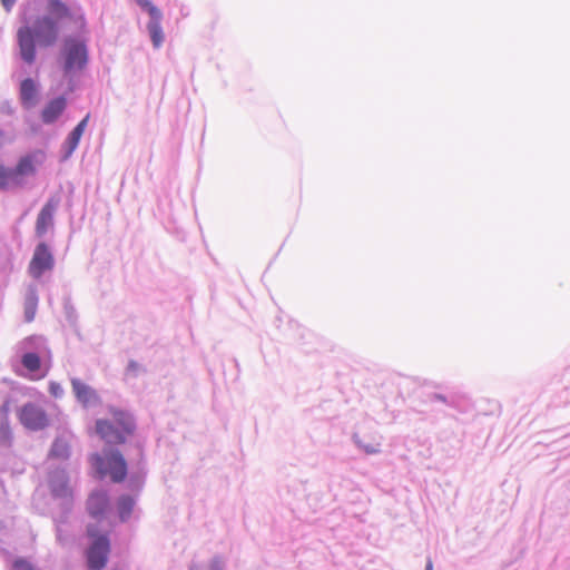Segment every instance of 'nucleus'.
<instances>
[{
  "instance_id": "1",
  "label": "nucleus",
  "mask_w": 570,
  "mask_h": 570,
  "mask_svg": "<svg viewBox=\"0 0 570 570\" xmlns=\"http://www.w3.org/2000/svg\"><path fill=\"white\" fill-rule=\"evenodd\" d=\"M59 38V24L51 17H40L35 27H20L17 31V41L21 59L32 65L36 61V41L41 47H52Z\"/></svg>"
},
{
  "instance_id": "2",
  "label": "nucleus",
  "mask_w": 570,
  "mask_h": 570,
  "mask_svg": "<svg viewBox=\"0 0 570 570\" xmlns=\"http://www.w3.org/2000/svg\"><path fill=\"white\" fill-rule=\"evenodd\" d=\"M108 412L114 422L102 419L97 420L96 432L108 443L122 444L136 431L135 419L129 412L115 406H110Z\"/></svg>"
},
{
  "instance_id": "3",
  "label": "nucleus",
  "mask_w": 570,
  "mask_h": 570,
  "mask_svg": "<svg viewBox=\"0 0 570 570\" xmlns=\"http://www.w3.org/2000/svg\"><path fill=\"white\" fill-rule=\"evenodd\" d=\"M65 77L71 78L86 69L89 61L87 43L83 39L67 37L61 48Z\"/></svg>"
},
{
  "instance_id": "4",
  "label": "nucleus",
  "mask_w": 570,
  "mask_h": 570,
  "mask_svg": "<svg viewBox=\"0 0 570 570\" xmlns=\"http://www.w3.org/2000/svg\"><path fill=\"white\" fill-rule=\"evenodd\" d=\"M90 463L99 478L109 475L112 482L119 483L127 476V463L118 450H108L104 455L95 453L90 456Z\"/></svg>"
},
{
  "instance_id": "5",
  "label": "nucleus",
  "mask_w": 570,
  "mask_h": 570,
  "mask_svg": "<svg viewBox=\"0 0 570 570\" xmlns=\"http://www.w3.org/2000/svg\"><path fill=\"white\" fill-rule=\"evenodd\" d=\"M18 419L26 429L31 431L43 430L49 425L46 411L35 403L23 404L18 411Z\"/></svg>"
},
{
  "instance_id": "6",
  "label": "nucleus",
  "mask_w": 570,
  "mask_h": 570,
  "mask_svg": "<svg viewBox=\"0 0 570 570\" xmlns=\"http://www.w3.org/2000/svg\"><path fill=\"white\" fill-rule=\"evenodd\" d=\"M55 266V258L46 243H40L36 246L32 258L29 263V274L31 277L38 279L46 272L51 271Z\"/></svg>"
},
{
  "instance_id": "7",
  "label": "nucleus",
  "mask_w": 570,
  "mask_h": 570,
  "mask_svg": "<svg viewBox=\"0 0 570 570\" xmlns=\"http://www.w3.org/2000/svg\"><path fill=\"white\" fill-rule=\"evenodd\" d=\"M47 11L49 13L47 17H51L57 23L67 20L79 27L85 26V18L80 10L69 7L61 0H48Z\"/></svg>"
},
{
  "instance_id": "8",
  "label": "nucleus",
  "mask_w": 570,
  "mask_h": 570,
  "mask_svg": "<svg viewBox=\"0 0 570 570\" xmlns=\"http://www.w3.org/2000/svg\"><path fill=\"white\" fill-rule=\"evenodd\" d=\"M45 160L46 153L41 149L32 150L19 157L16 164V171L22 186L24 178L35 176L38 171V168L43 165Z\"/></svg>"
},
{
  "instance_id": "9",
  "label": "nucleus",
  "mask_w": 570,
  "mask_h": 570,
  "mask_svg": "<svg viewBox=\"0 0 570 570\" xmlns=\"http://www.w3.org/2000/svg\"><path fill=\"white\" fill-rule=\"evenodd\" d=\"M109 554V540L106 535H99L90 546L87 559L90 570H101L107 563Z\"/></svg>"
},
{
  "instance_id": "10",
  "label": "nucleus",
  "mask_w": 570,
  "mask_h": 570,
  "mask_svg": "<svg viewBox=\"0 0 570 570\" xmlns=\"http://www.w3.org/2000/svg\"><path fill=\"white\" fill-rule=\"evenodd\" d=\"M58 207V200L50 198L41 208L36 220V234L41 237L53 225V215Z\"/></svg>"
},
{
  "instance_id": "11",
  "label": "nucleus",
  "mask_w": 570,
  "mask_h": 570,
  "mask_svg": "<svg viewBox=\"0 0 570 570\" xmlns=\"http://www.w3.org/2000/svg\"><path fill=\"white\" fill-rule=\"evenodd\" d=\"M109 508V498L105 491L92 492L87 500V510L94 518L102 517Z\"/></svg>"
},
{
  "instance_id": "12",
  "label": "nucleus",
  "mask_w": 570,
  "mask_h": 570,
  "mask_svg": "<svg viewBox=\"0 0 570 570\" xmlns=\"http://www.w3.org/2000/svg\"><path fill=\"white\" fill-rule=\"evenodd\" d=\"M71 386L76 399L85 406L98 400L97 392L79 379H72Z\"/></svg>"
},
{
  "instance_id": "13",
  "label": "nucleus",
  "mask_w": 570,
  "mask_h": 570,
  "mask_svg": "<svg viewBox=\"0 0 570 570\" xmlns=\"http://www.w3.org/2000/svg\"><path fill=\"white\" fill-rule=\"evenodd\" d=\"M20 101L26 109L33 108L38 101V88L31 78H27L20 83Z\"/></svg>"
},
{
  "instance_id": "14",
  "label": "nucleus",
  "mask_w": 570,
  "mask_h": 570,
  "mask_svg": "<svg viewBox=\"0 0 570 570\" xmlns=\"http://www.w3.org/2000/svg\"><path fill=\"white\" fill-rule=\"evenodd\" d=\"M67 106V100L63 97H58L50 100L41 111V119L45 124L55 122L63 112Z\"/></svg>"
},
{
  "instance_id": "15",
  "label": "nucleus",
  "mask_w": 570,
  "mask_h": 570,
  "mask_svg": "<svg viewBox=\"0 0 570 570\" xmlns=\"http://www.w3.org/2000/svg\"><path fill=\"white\" fill-rule=\"evenodd\" d=\"M21 186V181L16 171V166L10 168L0 164V189L7 190Z\"/></svg>"
},
{
  "instance_id": "16",
  "label": "nucleus",
  "mask_w": 570,
  "mask_h": 570,
  "mask_svg": "<svg viewBox=\"0 0 570 570\" xmlns=\"http://www.w3.org/2000/svg\"><path fill=\"white\" fill-rule=\"evenodd\" d=\"M153 45L155 48H159L164 42V32L161 28V20L149 21L147 24Z\"/></svg>"
},
{
  "instance_id": "17",
  "label": "nucleus",
  "mask_w": 570,
  "mask_h": 570,
  "mask_svg": "<svg viewBox=\"0 0 570 570\" xmlns=\"http://www.w3.org/2000/svg\"><path fill=\"white\" fill-rule=\"evenodd\" d=\"M134 505L135 501L131 497L122 495L121 498H119L117 509L121 521H126L130 517L134 510Z\"/></svg>"
},
{
  "instance_id": "18",
  "label": "nucleus",
  "mask_w": 570,
  "mask_h": 570,
  "mask_svg": "<svg viewBox=\"0 0 570 570\" xmlns=\"http://www.w3.org/2000/svg\"><path fill=\"white\" fill-rule=\"evenodd\" d=\"M38 306V297L35 292H31L24 302V320L26 322H32L36 316Z\"/></svg>"
},
{
  "instance_id": "19",
  "label": "nucleus",
  "mask_w": 570,
  "mask_h": 570,
  "mask_svg": "<svg viewBox=\"0 0 570 570\" xmlns=\"http://www.w3.org/2000/svg\"><path fill=\"white\" fill-rule=\"evenodd\" d=\"M137 4L148 13L150 20H161V11L150 0H136Z\"/></svg>"
},
{
  "instance_id": "20",
  "label": "nucleus",
  "mask_w": 570,
  "mask_h": 570,
  "mask_svg": "<svg viewBox=\"0 0 570 570\" xmlns=\"http://www.w3.org/2000/svg\"><path fill=\"white\" fill-rule=\"evenodd\" d=\"M21 363L29 372L32 373L37 372L41 366V360L36 353H26L21 358Z\"/></svg>"
},
{
  "instance_id": "21",
  "label": "nucleus",
  "mask_w": 570,
  "mask_h": 570,
  "mask_svg": "<svg viewBox=\"0 0 570 570\" xmlns=\"http://www.w3.org/2000/svg\"><path fill=\"white\" fill-rule=\"evenodd\" d=\"M81 137H82V134H80L79 131H77L75 129L69 134L68 138L66 139V147H67L66 157H69L76 150Z\"/></svg>"
},
{
  "instance_id": "22",
  "label": "nucleus",
  "mask_w": 570,
  "mask_h": 570,
  "mask_svg": "<svg viewBox=\"0 0 570 570\" xmlns=\"http://www.w3.org/2000/svg\"><path fill=\"white\" fill-rule=\"evenodd\" d=\"M49 392L55 397H60L63 393L61 385L57 382H50Z\"/></svg>"
},
{
  "instance_id": "23",
  "label": "nucleus",
  "mask_w": 570,
  "mask_h": 570,
  "mask_svg": "<svg viewBox=\"0 0 570 570\" xmlns=\"http://www.w3.org/2000/svg\"><path fill=\"white\" fill-rule=\"evenodd\" d=\"M357 443H358V446H361L367 454H374L380 451L379 443L363 444L361 441H357Z\"/></svg>"
},
{
  "instance_id": "24",
  "label": "nucleus",
  "mask_w": 570,
  "mask_h": 570,
  "mask_svg": "<svg viewBox=\"0 0 570 570\" xmlns=\"http://www.w3.org/2000/svg\"><path fill=\"white\" fill-rule=\"evenodd\" d=\"M141 371V366L136 361H130L127 366V373L129 375L136 376Z\"/></svg>"
},
{
  "instance_id": "25",
  "label": "nucleus",
  "mask_w": 570,
  "mask_h": 570,
  "mask_svg": "<svg viewBox=\"0 0 570 570\" xmlns=\"http://www.w3.org/2000/svg\"><path fill=\"white\" fill-rule=\"evenodd\" d=\"M88 120H89V115H87L73 129L83 135L87 124H88Z\"/></svg>"
},
{
  "instance_id": "26",
  "label": "nucleus",
  "mask_w": 570,
  "mask_h": 570,
  "mask_svg": "<svg viewBox=\"0 0 570 570\" xmlns=\"http://www.w3.org/2000/svg\"><path fill=\"white\" fill-rule=\"evenodd\" d=\"M17 0H1V4L7 12L11 11Z\"/></svg>"
},
{
  "instance_id": "27",
  "label": "nucleus",
  "mask_w": 570,
  "mask_h": 570,
  "mask_svg": "<svg viewBox=\"0 0 570 570\" xmlns=\"http://www.w3.org/2000/svg\"><path fill=\"white\" fill-rule=\"evenodd\" d=\"M2 430H3V440H4V442H6L7 444H9V443H10V441H11V432H10V430H9V428H8V426L2 428Z\"/></svg>"
},
{
  "instance_id": "28",
  "label": "nucleus",
  "mask_w": 570,
  "mask_h": 570,
  "mask_svg": "<svg viewBox=\"0 0 570 570\" xmlns=\"http://www.w3.org/2000/svg\"><path fill=\"white\" fill-rule=\"evenodd\" d=\"M16 568L17 570H33L29 564L24 562H17Z\"/></svg>"
},
{
  "instance_id": "29",
  "label": "nucleus",
  "mask_w": 570,
  "mask_h": 570,
  "mask_svg": "<svg viewBox=\"0 0 570 570\" xmlns=\"http://www.w3.org/2000/svg\"><path fill=\"white\" fill-rule=\"evenodd\" d=\"M58 446H59V443H58V442H56V443L53 444V446H52V450H51V453H52L53 455H58Z\"/></svg>"
},
{
  "instance_id": "30",
  "label": "nucleus",
  "mask_w": 570,
  "mask_h": 570,
  "mask_svg": "<svg viewBox=\"0 0 570 570\" xmlns=\"http://www.w3.org/2000/svg\"><path fill=\"white\" fill-rule=\"evenodd\" d=\"M426 570H433V564L431 561H428Z\"/></svg>"
},
{
  "instance_id": "31",
  "label": "nucleus",
  "mask_w": 570,
  "mask_h": 570,
  "mask_svg": "<svg viewBox=\"0 0 570 570\" xmlns=\"http://www.w3.org/2000/svg\"><path fill=\"white\" fill-rule=\"evenodd\" d=\"M88 534H89L90 537H92V538L96 535V534L94 533L92 529H90V528L88 529Z\"/></svg>"
},
{
  "instance_id": "32",
  "label": "nucleus",
  "mask_w": 570,
  "mask_h": 570,
  "mask_svg": "<svg viewBox=\"0 0 570 570\" xmlns=\"http://www.w3.org/2000/svg\"><path fill=\"white\" fill-rule=\"evenodd\" d=\"M3 132L0 131V147L2 146Z\"/></svg>"
},
{
  "instance_id": "33",
  "label": "nucleus",
  "mask_w": 570,
  "mask_h": 570,
  "mask_svg": "<svg viewBox=\"0 0 570 570\" xmlns=\"http://www.w3.org/2000/svg\"><path fill=\"white\" fill-rule=\"evenodd\" d=\"M190 570H195V569H190Z\"/></svg>"
}]
</instances>
